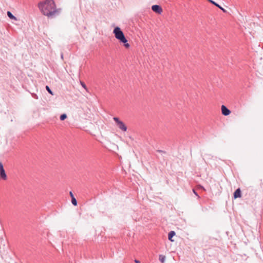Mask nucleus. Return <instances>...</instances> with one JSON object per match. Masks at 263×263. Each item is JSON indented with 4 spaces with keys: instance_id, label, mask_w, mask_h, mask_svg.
I'll use <instances>...</instances> for the list:
<instances>
[{
    "instance_id": "f257e3e1",
    "label": "nucleus",
    "mask_w": 263,
    "mask_h": 263,
    "mask_svg": "<svg viewBox=\"0 0 263 263\" xmlns=\"http://www.w3.org/2000/svg\"><path fill=\"white\" fill-rule=\"evenodd\" d=\"M38 8L45 16L49 18H53L60 14L61 9H57L53 0H45L38 3Z\"/></svg>"
},
{
    "instance_id": "f03ea898",
    "label": "nucleus",
    "mask_w": 263,
    "mask_h": 263,
    "mask_svg": "<svg viewBox=\"0 0 263 263\" xmlns=\"http://www.w3.org/2000/svg\"><path fill=\"white\" fill-rule=\"evenodd\" d=\"M113 33L115 34V37L118 40L120 43H123L126 48L127 49L130 47V45L127 43V40L125 37L123 32L119 27H116L113 30Z\"/></svg>"
},
{
    "instance_id": "7ed1b4c3",
    "label": "nucleus",
    "mask_w": 263,
    "mask_h": 263,
    "mask_svg": "<svg viewBox=\"0 0 263 263\" xmlns=\"http://www.w3.org/2000/svg\"><path fill=\"white\" fill-rule=\"evenodd\" d=\"M113 120L120 129L123 132H126L127 130V126L123 121L120 120L118 117H115L113 118Z\"/></svg>"
},
{
    "instance_id": "20e7f679",
    "label": "nucleus",
    "mask_w": 263,
    "mask_h": 263,
    "mask_svg": "<svg viewBox=\"0 0 263 263\" xmlns=\"http://www.w3.org/2000/svg\"><path fill=\"white\" fill-rule=\"evenodd\" d=\"M0 178L5 180L7 179V175L1 162H0Z\"/></svg>"
},
{
    "instance_id": "39448f33",
    "label": "nucleus",
    "mask_w": 263,
    "mask_h": 263,
    "mask_svg": "<svg viewBox=\"0 0 263 263\" xmlns=\"http://www.w3.org/2000/svg\"><path fill=\"white\" fill-rule=\"evenodd\" d=\"M152 10L155 13L161 14L162 12V7L158 5H154L152 6Z\"/></svg>"
},
{
    "instance_id": "423d86ee",
    "label": "nucleus",
    "mask_w": 263,
    "mask_h": 263,
    "mask_svg": "<svg viewBox=\"0 0 263 263\" xmlns=\"http://www.w3.org/2000/svg\"><path fill=\"white\" fill-rule=\"evenodd\" d=\"M221 112L224 116H228L231 114V111L225 105L221 106Z\"/></svg>"
},
{
    "instance_id": "0eeeda50",
    "label": "nucleus",
    "mask_w": 263,
    "mask_h": 263,
    "mask_svg": "<svg viewBox=\"0 0 263 263\" xmlns=\"http://www.w3.org/2000/svg\"><path fill=\"white\" fill-rule=\"evenodd\" d=\"M242 196L241 191L240 188L236 189L233 193V198L236 199L238 198H241Z\"/></svg>"
},
{
    "instance_id": "6e6552de",
    "label": "nucleus",
    "mask_w": 263,
    "mask_h": 263,
    "mask_svg": "<svg viewBox=\"0 0 263 263\" xmlns=\"http://www.w3.org/2000/svg\"><path fill=\"white\" fill-rule=\"evenodd\" d=\"M209 2H210L213 5H215V6L219 8L220 9H221L223 12H226V10L223 8L221 6H220L219 4L216 3L215 2L213 1V0H208Z\"/></svg>"
},
{
    "instance_id": "1a4fd4ad",
    "label": "nucleus",
    "mask_w": 263,
    "mask_h": 263,
    "mask_svg": "<svg viewBox=\"0 0 263 263\" xmlns=\"http://www.w3.org/2000/svg\"><path fill=\"white\" fill-rule=\"evenodd\" d=\"M176 235V233L174 231H170L168 234V239L170 241L173 242L174 240L172 239L173 237Z\"/></svg>"
},
{
    "instance_id": "9d476101",
    "label": "nucleus",
    "mask_w": 263,
    "mask_h": 263,
    "mask_svg": "<svg viewBox=\"0 0 263 263\" xmlns=\"http://www.w3.org/2000/svg\"><path fill=\"white\" fill-rule=\"evenodd\" d=\"M165 256L164 255H159V259L161 263H164L165 261Z\"/></svg>"
},
{
    "instance_id": "9b49d317",
    "label": "nucleus",
    "mask_w": 263,
    "mask_h": 263,
    "mask_svg": "<svg viewBox=\"0 0 263 263\" xmlns=\"http://www.w3.org/2000/svg\"><path fill=\"white\" fill-rule=\"evenodd\" d=\"M71 203L72 204L74 205V206H76L77 205V199L75 198L74 197H72V198H71Z\"/></svg>"
},
{
    "instance_id": "f8f14e48",
    "label": "nucleus",
    "mask_w": 263,
    "mask_h": 263,
    "mask_svg": "<svg viewBox=\"0 0 263 263\" xmlns=\"http://www.w3.org/2000/svg\"><path fill=\"white\" fill-rule=\"evenodd\" d=\"M67 116L66 115V114H62L60 117V119L61 121H64V120H65L66 118H67Z\"/></svg>"
},
{
    "instance_id": "ddd939ff",
    "label": "nucleus",
    "mask_w": 263,
    "mask_h": 263,
    "mask_svg": "<svg viewBox=\"0 0 263 263\" xmlns=\"http://www.w3.org/2000/svg\"><path fill=\"white\" fill-rule=\"evenodd\" d=\"M46 90L48 91V92L52 95H53V91L51 90V89L50 88V87L46 85Z\"/></svg>"
},
{
    "instance_id": "4468645a",
    "label": "nucleus",
    "mask_w": 263,
    "mask_h": 263,
    "mask_svg": "<svg viewBox=\"0 0 263 263\" xmlns=\"http://www.w3.org/2000/svg\"><path fill=\"white\" fill-rule=\"evenodd\" d=\"M7 15L11 19H15V17L12 14V13L9 12V11H8L7 12Z\"/></svg>"
},
{
    "instance_id": "2eb2a0df",
    "label": "nucleus",
    "mask_w": 263,
    "mask_h": 263,
    "mask_svg": "<svg viewBox=\"0 0 263 263\" xmlns=\"http://www.w3.org/2000/svg\"><path fill=\"white\" fill-rule=\"evenodd\" d=\"M193 192L194 194L196 196H197L198 197V198H200V196H199V195H198V193L197 192V191H196V190L193 189Z\"/></svg>"
},
{
    "instance_id": "dca6fc26",
    "label": "nucleus",
    "mask_w": 263,
    "mask_h": 263,
    "mask_svg": "<svg viewBox=\"0 0 263 263\" xmlns=\"http://www.w3.org/2000/svg\"><path fill=\"white\" fill-rule=\"evenodd\" d=\"M81 84L82 86L84 88H85V89H87V86H86V84H85V83H84V82H81Z\"/></svg>"
},
{
    "instance_id": "f3484780",
    "label": "nucleus",
    "mask_w": 263,
    "mask_h": 263,
    "mask_svg": "<svg viewBox=\"0 0 263 263\" xmlns=\"http://www.w3.org/2000/svg\"><path fill=\"white\" fill-rule=\"evenodd\" d=\"M31 95H32V97L33 98H34L35 99H38V97H37L36 94L33 93L31 94Z\"/></svg>"
},
{
    "instance_id": "a211bd4d",
    "label": "nucleus",
    "mask_w": 263,
    "mask_h": 263,
    "mask_svg": "<svg viewBox=\"0 0 263 263\" xmlns=\"http://www.w3.org/2000/svg\"><path fill=\"white\" fill-rule=\"evenodd\" d=\"M157 152H158V153H162V154H166V152L165 151H162V150H160V149L157 150Z\"/></svg>"
},
{
    "instance_id": "6ab92c4d",
    "label": "nucleus",
    "mask_w": 263,
    "mask_h": 263,
    "mask_svg": "<svg viewBox=\"0 0 263 263\" xmlns=\"http://www.w3.org/2000/svg\"><path fill=\"white\" fill-rule=\"evenodd\" d=\"M69 195H70V196L71 197V198H72V197H74V195H73V193L71 191L69 192Z\"/></svg>"
},
{
    "instance_id": "aec40b11",
    "label": "nucleus",
    "mask_w": 263,
    "mask_h": 263,
    "mask_svg": "<svg viewBox=\"0 0 263 263\" xmlns=\"http://www.w3.org/2000/svg\"><path fill=\"white\" fill-rule=\"evenodd\" d=\"M135 263H140V261L137 259H135Z\"/></svg>"
},
{
    "instance_id": "412c9836",
    "label": "nucleus",
    "mask_w": 263,
    "mask_h": 263,
    "mask_svg": "<svg viewBox=\"0 0 263 263\" xmlns=\"http://www.w3.org/2000/svg\"><path fill=\"white\" fill-rule=\"evenodd\" d=\"M61 57L62 59H63V53H61Z\"/></svg>"
}]
</instances>
